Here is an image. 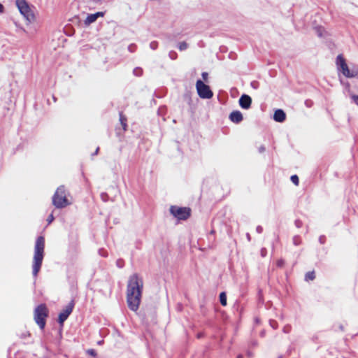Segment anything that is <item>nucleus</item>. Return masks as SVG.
<instances>
[{
    "label": "nucleus",
    "mask_w": 358,
    "mask_h": 358,
    "mask_svg": "<svg viewBox=\"0 0 358 358\" xmlns=\"http://www.w3.org/2000/svg\"><path fill=\"white\" fill-rule=\"evenodd\" d=\"M143 288V280L137 274L130 276L127 288V301L130 310L136 312L138 309Z\"/></svg>",
    "instance_id": "obj_1"
},
{
    "label": "nucleus",
    "mask_w": 358,
    "mask_h": 358,
    "mask_svg": "<svg viewBox=\"0 0 358 358\" xmlns=\"http://www.w3.org/2000/svg\"><path fill=\"white\" fill-rule=\"evenodd\" d=\"M45 238L42 236H38L34 246V255L33 258V275L36 277L41 270L44 257Z\"/></svg>",
    "instance_id": "obj_2"
},
{
    "label": "nucleus",
    "mask_w": 358,
    "mask_h": 358,
    "mask_svg": "<svg viewBox=\"0 0 358 358\" xmlns=\"http://www.w3.org/2000/svg\"><path fill=\"white\" fill-rule=\"evenodd\" d=\"M49 315V310L45 303L37 306L34 310V320L39 328L44 329L46 324V319Z\"/></svg>",
    "instance_id": "obj_3"
},
{
    "label": "nucleus",
    "mask_w": 358,
    "mask_h": 358,
    "mask_svg": "<svg viewBox=\"0 0 358 358\" xmlns=\"http://www.w3.org/2000/svg\"><path fill=\"white\" fill-rule=\"evenodd\" d=\"M52 203L57 208H62L70 204L66 197V189L64 185H60L56 189L52 196Z\"/></svg>",
    "instance_id": "obj_4"
},
{
    "label": "nucleus",
    "mask_w": 358,
    "mask_h": 358,
    "mask_svg": "<svg viewBox=\"0 0 358 358\" xmlns=\"http://www.w3.org/2000/svg\"><path fill=\"white\" fill-rule=\"evenodd\" d=\"M170 213L178 220H186L191 216L192 210L189 207L171 206L170 207Z\"/></svg>",
    "instance_id": "obj_5"
},
{
    "label": "nucleus",
    "mask_w": 358,
    "mask_h": 358,
    "mask_svg": "<svg viewBox=\"0 0 358 358\" xmlns=\"http://www.w3.org/2000/svg\"><path fill=\"white\" fill-rule=\"evenodd\" d=\"M16 5L20 13L26 18L27 20L29 22L34 20V14L25 0H16Z\"/></svg>",
    "instance_id": "obj_6"
},
{
    "label": "nucleus",
    "mask_w": 358,
    "mask_h": 358,
    "mask_svg": "<svg viewBox=\"0 0 358 358\" xmlns=\"http://www.w3.org/2000/svg\"><path fill=\"white\" fill-rule=\"evenodd\" d=\"M196 88L198 95L202 99H210L213 96V93L210 89V87L201 80L196 81Z\"/></svg>",
    "instance_id": "obj_7"
},
{
    "label": "nucleus",
    "mask_w": 358,
    "mask_h": 358,
    "mask_svg": "<svg viewBox=\"0 0 358 358\" xmlns=\"http://www.w3.org/2000/svg\"><path fill=\"white\" fill-rule=\"evenodd\" d=\"M74 306V301L71 300V302L59 314L58 322L61 326H63L64 321L67 320L69 316L72 313Z\"/></svg>",
    "instance_id": "obj_8"
},
{
    "label": "nucleus",
    "mask_w": 358,
    "mask_h": 358,
    "mask_svg": "<svg viewBox=\"0 0 358 358\" xmlns=\"http://www.w3.org/2000/svg\"><path fill=\"white\" fill-rule=\"evenodd\" d=\"M252 103V99L247 94H243L239 99L240 106L243 109H248L250 108Z\"/></svg>",
    "instance_id": "obj_9"
},
{
    "label": "nucleus",
    "mask_w": 358,
    "mask_h": 358,
    "mask_svg": "<svg viewBox=\"0 0 358 358\" xmlns=\"http://www.w3.org/2000/svg\"><path fill=\"white\" fill-rule=\"evenodd\" d=\"M104 13L103 12H97L96 13L90 14L87 15L86 19L84 21V23L86 26H89L90 24L94 22L98 17H103Z\"/></svg>",
    "instance_id": "obj_10"
},
{
    "label": "nucleus",
    "mask_w": 358,
    "mask_h": 358,
    "mask_svg": "<svg viewBox=\"0 0 358 358\" xmlns=\"http://www.w3.org/2000/svg\"><path fill=\"white\" fill-rule=\"evenodd\" d=\"M229 119L232 122L238 124L243 120V117L240 111L234 110L229 115Z\"/></svg>",
    "instance_id": "obj_11"
},
{
    "label": "nucleus",
    "mask_w": 358,
    "mask_h": 358,
    "mask_svg": "<svg viewBox=\"0 0 358 358\" xmlns=\"http://www.w3.org/2000/svg\"><path fill=\"white\" fill-rule=\"evenodd\" d=\"M286 118L285 113L281 110L278 109L275 111L273 119L278 122H282Z\"/></svg>",
    "instance_id": "obj_12"
},
{
    "label": "nucleus",
    "mask_w": 358,
    "mask_h": 358,
    "mask_svg": "<svg viewBox=\"0 0 358 358\" xmlns=\"http://www.w3.org/2000/svg\"><path fill=\"white\" fill-rule=\"evenodd\" d=\"M340 69L345 77L352 78L355 76V73L350 71L347 64H345L344 66H342Z\"/></svg>",
    "instance_id": "obj_13"
},
{
    "label": "nucleus",
    "mask_w": 358,
    "mask_h": 358,
    "mask_svg": "<svg viewBox=\"0 0 358 358\" xmlns=\"http://www.w3.org/2000/svg\"><path fill=\"white\" fill-rule=\"evenodd\" d=\"M120 122L122 127L123 130L126 131L127 129V118L122 113H120Z\"/></svg>",
    "instance_id": "obj_14"
},
{
    "label": "nucleus",
    "mask_w": 358,
    "mask_h": 358,
    "mask_svg": "<svg viewBox=\"0 0 358 358\" xmlns=\"http://www.w3.org/2000/svg\"><path fill=\"white\" fill-rule=\"evenodd\" d=\"M336 64L341 69L342 66H344L346 64V62L345 58L342 55H338L336 58Z\"/></svg>",
    "instance_id": "obj_15"
},
{
    "label": "nucleus",
    "mask_w": 358,
    "mask_h": 358,
    "mask_svg": "<svg viewBox=\"0 0 358 358\" xmlns=\"http://www.w3.org/2000/svg\"><path fill=\"white\" fill-rule=\"evenodd\" d=\"M315 278V271H308L305 275V280L306 281L313 280Z\"/></svg>",
    "instance_id": "obj_16"
},
{
    "label": "nucleus",
    "mask_w": 358,
    "mask_h": 358,
    "mask_svg": "<svg viewBox=\"0 0 358 358\" xmlns=\"http://www.w3.org/2000/svg\"><path fill=\"white\" fill-rule=\"evenodd\" d=\"M220 303L223 306H226L227 303V295L224 292H222L220 293Z\"/></svg>",
    "instance_id": "obj_17"
},
{
    "label": "nucleus",
    "mask_w": 358,
    "mask_h": 358,
    "mask_svg": "<svg viewBox=\"0 0 358 358\" xmlns=\"http://www.w3.org/2000/svg\"><path fill=\"white\" fill-rule=\"evenodd\" d=\"M285 265V261L283 259H278L276 260V266L278 268H283Z\"/></svg>",
    "instance_id": "obj_18"
},
{
    "label": "nucleus",
    "mask_w": 358,
    "mask_h": 358,
    "mask_svg": "<svg viewBox=\"0 0 358 358\" xmlns=\"http://www.w3.org/2000/svg\"><path fill=\"white\" fill-rule=\"evenodd\" d=\"M291 181L296 185L298 186L299 184V179L296 175H293L290 178Z\"/></svg>",
    "instance_id": "obj_19"
},
{
    "label": "nucleus",
    "mask_w": 358,
    "mask_h": 358,
    "mask_svg": "<svg viewBox=\"0 0 358 358\" xmlns=\"http://www.w3.org/2000/svg\"><path fill=\"white\" fill-rule=\"evenodd\" d=\"M187 48V44L185 42H181L179 43L178 48L180 50H185Z\"/></svg>",
    "instance_id": "obj_20"
},
{
    "label": "nucleus",
    "mask_w": 358,
    "mask_h": 358,
    "mask_svg": "<svg viewBox=\"0 0 358 358\" xmlns=\"http://www.w3.org/2000/svg\"><path fill=\"white\" fill-rule=\"evenodd\" d=\"M201 76L204 82L208 81V73L207 72H203Z\"/></svg>",
    "instance_id": "obj_21"
},
{
    "label": "nucleus",
    "mask_w": 358,
    "mask_h": 358,
    "mask_svg": "<svg viewBox=\"0 0 358 358\" xmlns=\"http://www.w3.org/2000/svg\"><path fill=\"white\" fill-rule=\"evenodd\" d=\"M87 352V353H88L89 355H90L91 356H93V357H96V351H95L94 350H93V349H90V350H88Z\"/></svg>",
    "instance_id": "obj_22"
},
{
    "label": "nucleus",
    "mask_w": 358,
    "mask_h": 358,
    "mask_svg": "<svg viewBox=\"0 0 358 358\" xmlns=\"http://www.w3.org/2000/svg\"><path fill=\"white\" fill-rule=\"evenodd\" d=\"M352 99L353 100L354 103L358 106V95H352L351 96Z\"/></svg>",
    "instance_id": "obj_23"
},
{
    "label": "nucleus",
    "mask_w": 358,
    "mask_h": 358,
    "mask_svg": "<svg viewBox=\"0 0 358 358\" xmlns=\"http://www.w3.org/2000/svg\"><path fill=\"white\" fill-rule=\"evenodd\" d=\"M53 220H54V216L52 214H50L48 216L47 221H48V224H50Z\"/></svg>",
    "instance_id": "obj_24"
},
{
    "label": "nucleus",
    "mask_w": 358,
    "mask_h": 358,
    "mask_svg": "<svg viewBox=\"0 0 358 358\" xmlns=\"http://www.w3.org/2000/svg\"><path fill=\"white\" fill-rule=\"evenodd\" d=\"M258 150L260 153H262L266 150V148L264 145H262L259 147Z\"/></svg>",
    "instance_id": "obj_25"
},
{
    "label": "nucleus",
    "mask_w": 358,
    "mask_h": 358,
    "mask_svg": "<svg viewBox=\"0 0 358 358\" xmlns=\"http://www.w3.org/2000/svg\"><path fill=\"white\" fill-rule=\"evenodd\" d=\"M3 9H4L3 6L1 3H0V13H3Z\"/></svg>",
    "instance_id": "obj_26"
},
{
    "label": "nucleus",
    "mask_w": 358,
    "mask_h": 358,
    "mask_svg": "<svg viewBox=\"0 0 358 358\" xmlns=\"http://www.w3.org/2000/svg\"><path fill=\"white\" fill-rule=\"evenodd\" d=\"M248 355L249 357H252V352H248Z\"/></svg>",
    "instance_id": "obj_27"
},
{
    "label": "nucleus",
    "mask_w": 358,
    "mask_h": 358,
    "mask_svg": "<svg viewBox=\"0 0 358 358\" xmlns=\"http://www.w3.org/2000/svg\"><path fill=\"white\" fill-rule=\"evenodd\" d=\"M99 150V148H97L96 149L94 155H96V154L98 153Z\"/></svg>",
    "instance_id": "obj_28"
},
{
    "label": "nucleus",
    "mask_w": 358,
    "mask_h": 358,
    "mask_svg": "<svg viewBox=\"0 0 358 358\" xmlns=\"http://www.w3.org/2000/svg\"><path fill=\"white\" fill-rule=\"evenodd\" d=\"M236 358H243V356L242 355H238Z\"/></svg>",
    "instance_id": "obj_29"
},
{
    "label": "nucleus",
    "mask_w": 358,
    "mask_h": 358,
    "mask_svg": "<svg viewBox=\"0 0 358 358\" xmlns=\"http://www.w3.org/2000/svg\"><path fill=\"white\" fill-rule=\"evenodd\" d=\"M150 45H152V47H155V45H152V43H150Z\"/></svg>",
    "instance_id": "obj_30"
},
{
    "label": "nucleus",
    "mask_w": 358,
    "mask_h": 358,
    "mask_svg": "<svg viewBox=\"0 0 358 358\" xmlns=\"http://www.w3.org/2000/svg\"><path fill=\"white\" fill-rule=\"evenodd\" d=\"M150 45H152V47H155V45H152V43H150Z\"/></svg>",
    "instance_id": "obj_31"
}]
</instances>
